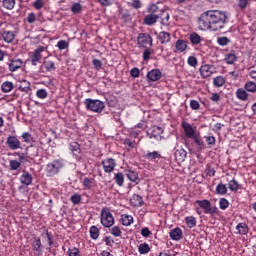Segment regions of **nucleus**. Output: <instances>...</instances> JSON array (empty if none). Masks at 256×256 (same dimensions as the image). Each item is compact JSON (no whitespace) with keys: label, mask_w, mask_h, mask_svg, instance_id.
<instances>
[{"label":"nucleus","mask_w":256,"mask_h":256,"mask_svg":"<svg viewBox=\"0 0 256 256\" xmlns=\"http://www.w3.org/2000/svg\"><path fill=\"white\" fill-rule=\"evenodd\" d=\"M144 159H147V161H157V159H161V153L159 151L147 152L144 154Z\"/></svg>","instance_id":"obj_30"},{"label":"nucleus","mask_w":256,"mask_h":256,"mask_svg":"<svg viewBox=\"0 0 256 256\" xmlns=\"http://www.w3.org/2000/svg\"><path fill=\"white\" fill-rule=\"evenodd\" d=\"M70 201L73 203V205H79L81 203V195L80 194H74L71 196Z\"/></svg>","instance_id":"obj_60"},{"label":"nucleus","mask_w":256,"mask_h":256,"mask_svg":"<svg viewBox=\"0 0 256 256\" xmlns=\"http://www.w3.org/2000/svg\"><path fill=\"white\" fill-rule=\"evenodd\" d=\"M100 223L106 228H111L113 225H115V217H113V214L111 211H109V208L103 207L101 209Z\"/></svg>","instance_id":"obj_6"},{"label":"nucleus","mask_w":256,"mask_h":256,"mask_svg":"<svg viewBox=\"0 0 256 256\" xmlns=\"http://www.w3.org/2000/svg\"><path fill=\"white\" fill-rule=\"evenodd\" d=\"M187 42L183 39H178L175 43V49L179 52V53H184V51H187Z\"/></svg>","instance_id":"obj_27"},{"label":"nucleus","mask_w":256,"mask_h":256,"mask_svg":"<svg viewBox=\"0 0 256 256\" xmlns=\"http://www.w3.org/2000/svg\"><path fill=\"white\" fill-rule=\"evenodd\" d=\"M19 167H21V162H19L17 160H11L10 161L11 171H17V169H19Z\"/></svg>","instance_id":"obj_59"},{"label":"nucleus","mask_w":256,"mask_h":256,"mask_svg":"<svg viewBox=\"0 0 256 256\" xmlns=\"http://www.w3.org/2000/svg\"><path fill=\"white\" fill-rule=\"evenodd\" d=\"M89 233H90V237L91 239H93L94 241H97V239H99V228H97V226H91L89 229Z\"/></svg>","instance_id":"obj_42"},{"label":"nucleus","mask_w":256,"mask_h":256,"mask_svg":"<svg viewBox=\"0 0 256 256\" xmlns=\"http://www.w3.org/2000/svg\"><path fill=\"white\" fill-rule=\"evenodd\" d=\"M110 233L113 235V237H121V228L119 226H113L110 229Z\"/></svg>","instance_id":"obj_55"},{"label":"nucleus","mask_w":256,"mask_h":256,"mask_svg":"<svg viewBox=\"0 0 256 256\" xmlns=\"http://www.w3.org/2000/svg\"><path fill=\"white\" fill-rule=\"evenodd\" d=\"M1 37L4 43H11L12 41H15V33L13 31L4 30L1 33Z\"/></svg>","instance_id":"obj_20"},{"label":"nucleus","mask_w":256,"mask_h":256,"mask_svg":"<svg viewBox=\"0 0 256 256\" xmlns=\"http://www.w3.org/2000/svg\"><path fill=\"white\" fill-rule=\"evenodd\" d=\"M213 85L214 87H223V85H225V77L216 76L213 78Z\"/></svg>","instance_id":"obj_45"},{"label":"nucleus","mask_w":256,"mask_h":256,"mask_svg":"<svg viewBox=\"0 0 256 256\" xmlns=\"http://www.w3.org/2000/svg\"><path fill=\"white\" fill-rule=\"evenodd\" d=\"M215 193H216V195H221V196L227 195V185H225L223 183H219L216 186Z\"/></svg>","instance_id":"obj_41"},{"label":"nucleus","mask_w":256,"mask_h":256,"mask_svg":"<svg viewBox=\"0 0 256 256\" xmlns=\"http://www.w3.org/2000/svg\"><path fill=\"white\" fill-rule=\"evenodd\" d=\"M181 127L187 139H193L194 137L197 136V134L195 133V130L193 129V126L189 122L183 121L181 123Z\"/></svg>","instance_id":"obj_13"},{"label":"nucleus","mask_w":256,"mask_h":256,"mask_svg":"<svg viewBox=\"0 0 256 256\" xmlns=\"http://www.w3.org/2000/svg\"><path fill=\"white\" fill-rule=\"evenodd\" d=\"M146 12L148 14L144 16L143 24L151 27V25H155L159 19V16H157V13H159V6L155 3L149 4L146 8Z\"/></svg>","instance_id":"obj_3"},{"label":"nucleus","mask_w":256,"mask_h":256,"mask_svg":"<svg viewBox=\"0 0 256 256\" xmlns=\"http://www.w3.org/2000/svg\"><path fill=\"white\" fill-rule=\"evenodd\" d=\"M227 25V12L221 10H208L198 18L200 31H221Z\"/></svg>","instance_id":"obj_1"},{"label":"nucleus","mask_w":256,"mask_h":256,"mask_svg":"<svg viewBox=\"0 0 256 256\" xmlns=\"http://www.w3.org/2000/svg\"><path fill=\"white\" fill-rule=\"evenodd\" d=\"M199 71L202 79H207L216 73V68L213 64H204L199 68Z\"/></svg>","instance_id":"obj_9"},{"label":"nucleus","mask_w":256,"mask_h":256,"mask_svg":"<svg viewBox=\"0 0 256 256\" xmlns=\"http://www.w3.org/2000/svg\"><path fill=\"white\" fill-rule=\"evenodd\" d=\"M204 139L209 147H215V143H217L215 136H204Z\"/></svg>","instance_id":"obj_54"},{"label":"nucleus","mask_w":256,"mask_h":256,"mask_svg":"<svg viewBox=\"0 0 256 256\" xmlns=\"http://www.w3.org/2000/svg\"><path fill=\"white\" fill-rule=\"evenodd\" d=\"M158 40L160 41L161 45H167V43H171V34L169 32H159Z\"/></svg>","instance_id":"obj_24"},{"label":"nucleus","mask_w":256,"mask_h":256,"mask_svg":"<svg viewBox=\"0 0 256 256\" xmlns=\"http://www.w3.org/2000/svg\"><path fill=\"white\" fill-rule=\"evenodd\" d=\"M63 167H65V160L63 159H55L48 163L45 170L47 177H55V175H59Z\"/></svg>","instance_id":"obj_4"},{"label":"nucleus","mask_w":256,"mask_h":256,"mask_svg":"<svg viewBox=\"0 0 256 256\" xmlns=\"http://www.w3.org/2000/svg\"><path fill=\"white\" fill-rule=\"evenodd\" d=\"M146 77L149 81H153V82L159 81V79H161L162 77L161 70L152 69L147 73Z\"/></svg>","instance_id":"obj_17"},{"label":"nucleus","mask_w":256,"mask_h":256,"mask_svg":"<svg viewBox=\"0 0 256 256\" xmlns=\"http://www.w3.org/2000/svg\"><path fill=\"white\" fill-rule=\"evenodd\" d=\"M68 149L69 151L72 152V154L74 155V157H76V159H79V155H81V146L79 145V143L77 142L70 143Z\"/></svg>","instance_id":"obj_21"},{"label":"nucleus","mask_w":256,"mask_h":256,"mask_svg":"<svg viewBox=\"0 0 256 256\" xmlns=\"http://www.w3.org/2000/svg\"><path fill=\"white\" fill-rule=\"evenodd\" d=\"M183 238V230L181 228L176 227L170 231V239L172 241H180Z\"/></svg>","instance_id":"obj_19"},{"label":"nucleus","mask_w":256,"mask_h":256,"mask_svg":"<svg viewBox=\"0 0 256 256\" xmlns=\"http://www.w3.org/2000/svg\"><path fill=\"white\" fill-rule=\"evenodd\" d=\"M6 145L11 149V151H17L21 149V141L17 136H8L6 140Z\"/></svg>","instance_id":"obj_12"},{"label":"nucleus","mask_w":256,"mask_h":256,"mask_svg":"<svg viewBox=\"0 0 256 256\" xmlns=\"http://www.w3.org/2000/svg\"><path fill=\"white\" fill-rule=\"evenodd\" d=\"M26 154L30 155V157H39V148L36 146H28L26 147Z\"/></svg>","instance_id":"obj_37"},{"label":"nucleus","mask_w":256,"mask_h":256,"mask_svg":"<svg viewBox=\"0 0 256 256\" xmlns=\"http://www.w3.org/2000/svg\"><path fill=\"white\" fill-rule=\"evenodd\" d=\"M219 207L222 211L227 210L229 208V200H227L226 198H220Z\"/></svg>","instance_id":"obj_50"},{"label":"nucleus","mask_w":256,"mask_h":256,"mask_svg":"<svg viewBox=\"0 0 256 256\" xmlns=\"http://www.w3.org/2000/svg\"><path fill=\"white\" fill-rule=\"evenodd\" d=\"M3 7L11 11L15 8V0H3Z\"/></svg>","instance_id":"obj_51"},{"label":"nucleus","mask_w":256,"mask_h":256,"mask_svg":"<svg viewBox=\"0 0 256 256\" xmlns=\"http://www.w3.org/2000/svg\"><path fill=\"white\" fill-rule=\"evenodd\" d=\"M13 82L11 81H4L1 85L2 93H11L14 89Z\"/></svg>","instance_id":"obj_35"},{"label":"nucleus","mask_w":256,"mask_h":256,"mask_svg":"<svg viewBox=\"0 0 256 256\" xmlns=\"http://www.w3.org/2000/svg\"><path fill=\"white\" fill-rule=\"evenodd\" d=\"M22 139L24 143H31V141H33V136H31L29 132H24L22 134Z\"/></svg>","instance_id":"obj_63"},{"label":"nucleus","mask_w":256,"mask_h":256,"mask_svg":"<svg viewBox=\"0 0 256 256\" xmlns=\"http://www.w3.org/2000/svg\"><path fill=\"white\" fill-rule=\"evenodd\" d=\"M228 189H230L234 193H237L239 189H243V185L239 184L237 180L232 179L228 182Z\"/></svg>","instance_id":"obj_31"},{"label":"nucleus","mask_w":256,"mask_h":256,"mask_svg":"<svg viewBox=\"0 0 256 256\" xmlns=\"http://www.w3.org/2000/svg\"><path fill=\"white\" fill-rule=\"evenodd\" d=\"M185 223L189 229H193V227H197V218L194 216H187L185 218Z\"/></svg>","instance_id":"obj_39"},{"label":"nucleus","mask_w":256,"mask_h":256,"mask_svg":"<svg viewBox=\"0 0 256 256\" xmlns=\"http://www.w3.org/2000/svg\"><path fill=\"white\" fill-rule=\"evenodd\" d=\"M138 45L140 47H153V38L148 33H140L137 37Z\"/></svg>","instance_id":"obj_10"},{"label":"nucleus","mask_w":256,"mask_h":256,"mask_svg":"<svg viewBox=\"0 0 256 256\" xmlns=\"http://www.w3.org/2000/svg\"><path fill=\"white\" fill-rule=\"evenodd\" d=\"M71 11H72L73 15H79V13H81V11H83V6L79 2H75L71 6Z\"/></svg>","instance_id":"obj_43"},{"label":"nucleus","mask_w":256,"mask_h":256,"mask_svg":"<svg viewBox=\"0 0 256 256\" xmlns=\"http://www.w3.org/2000/svg\"><path fill=\"white\" fill-rule=\"evenodd\" d=\"M236 235H247L249 233V226L245 222H240L236 225Z\"/></svg>","instance_id":"obj_18"},{"label":"nucleus","mask_w":256,"mask_h":256,"mask_svg":"<svg viewBox=\"0 0 256 256\" xmlns=\"http://www.w3.org/2000/svg\"><path fill=\"white\" fill-rule=\"evenodd\" d=\"M101 165L103 167L104 173L110 174L115 171V168L117 167V160L114 158H106L102 160Z\"/></svg>","instance_id":"obj_8"},{"label":"nucleus","mask_w":256,"mask_h":256,"mask_svg":"<svg viewBox=\"0 0 256 256\" xmlns=\"http://www.w3.org/2000/svg\"><path fill=\"white\" fill-rule=\"evenodd\" d=\"M118 12H119L120 15H122L121 20L124 23H131L133 18L131 17V13H129V11L123 12V8H119Z\"/></svg>","instance_id":"obj_34"},{"label":"nucleus","mask_w":256,"mask_h":256,"mask_svg":"<svg viewBox=\"0 0 256 256\" xmlns=\"http://www.w3.org/2000/svg\"><path fill=\"white\" fill-rule=\"evenodd\" d=\"M20 182L22 183V185L29 186L31 185V183H33V176L29 172L23 171L20 177Z\"/></svg>","instance_id":"obj_25"},{"label":"nucleus","mask_w":256,"mask_h":256,"mask_svg":"<svg viewBox=\"0 0 256 256\" xmlns=\"http://www.w3.org/2000/svg\"><path fill=\"white\" fill-rule=\"evenodd\" d=\"M187 63L190 67H197V63H198L197 57L195 56L188 57Z\"/></svg>","instance_id":"obj_62"},{"label":"nucleus","mask_w":256,"mask_h":256,"mask_svg":"<svg viewBox=\"0 0 256 256\" xmlns=\"http://www.w3.org/2000/svg\"><path fill=\"white\" fill-rule=\"evenodd\" d=\"M236 97L237 99H240V101H247L249 99V94L245 89L239 88L236 90Z\"/></svg>","instance_id":"obj_33"},{"label":"nucleus","mask_w":256,"mask_h":256,"mask_svg":"<svg viewBox=\"0 0 256 256\" xmlns=\"http://www.w3.org/2000/svg\"><path fill=\"white\" fill-rule=\"evenodd\" d=\"M44 67L48 73H51L52 71H55V69H57V67H55V62L51 60L45 61Z\"/></svg>","instance_id":"obj_47"},{"label":"nucleus","mask_w":256,"mask_h":256,"mask_svg":"<svg viewBox=\"0 0 256 256\" xmlns=\"http://www.w3.org/2000/svg\"><path fill=\"white\" fill-rule=\"evenodd\" d=\"M32 249L38 256L43 255V244L41 243V238L35 237L32 242Z\"/></svg>","instance_id":"obj_15"},{"label":"nucleus","mask_w":256,"mask_h":256,"mask_svg":"<svg viewBox=\"0 0 256 256\" xmlns=\"http://www.w3.org/2000/svg\"><path fill=\"white\" fill-rule=\"evenodd\" d=\"M86 111H92V113H103L105 109V102L99 99L87 98L84 100Z\"/></svg>","instance_id":"obj_5"},{"label":"nucleus","mask_w":256,"mask_h":256,"mask_svg":"<svg viewBox=\"0 0 256 256\" xmlns=\"http://www.w3.org/2000/svg\"><path fill=\"white\" fill-rule=\"evenodd\" d=\"M189 41L191 45L195 47L197 45H200L201 41H203V38L201 37V35H199V33L193 32L189 35Z\"/></svg>","instance_id":"obj_26"},{"label":"nucleus","mask_w":256,"mask_h":256,"mask_svg":"<svg viewBox=\"0 0 256 256\" xmlns=\"http://www.w3.org/2000/svg\"><path fill=\"white\" fill-rule=\"evenodd\" d=\"M194 140L195 145L197 146L198 151H203V149H206L205 142L200 139L199 137L192 138Z\"/></svg>","instance_id":"obj_44"},{"label":"nucleus","mask_w":256,"mask_h":256,"mask_svg":"<svg viewBox=\"0 0 256 256\" xmlns=\"http://www.w3.org/2000/svg\"><path fill=\"white\" fill-rule=\"evenodd\" d=\"M163 135V128L154 126L151 133V138L157 139V137Z\"/></svg>","instance_id":"obj_46"},{"label":"nucleus","mask_w":256,"mask_h":256,"mask_svg":"<svg viewBox=\"0 0 256 256\" xmlns=\"http://www.w3.org/2000/svg\"><path fill=\"white\" fill-rule=\"evenodd\" d=\"M231 40H229V38L222 36L220 38L217 39V43L218 45H220L221 47H225V45H229Z\"/></svg>","instance_id":"obj_56"},{"label":"nucleus","mask_w":256,"mask_h":256,"mask_svg":"<svg viewBox=\"0 0 256 256\" xmlns=\"http://www.w3.org/2000/svg\"><path fill=\"white\" fill-rule=\"evenodd\" d=\"M92 65L96 71H101V69H103V62L97 58L92 60Z\"/></svg>","instance_id":"obj_52"},{"label":"nucleus","mask_w":256,"mask_h":256,"mask_svg":"<svg viewBox=\"0 0 256 256\" xmlns=\"http://www.w3.org/2000/svg\"><path fill=\"white\" fill-rule=\"evenodd\" d=\"M130 205L132 207H143L145 202L143 201V197L139 194H133L130 198Z\"/></svg>","instance_id":"obj_16"},{"label":"nucleus","mask_w":256,"mask_h":256,"mask_svg":"<svg viewBox=\"0 0 256 256\" xmlns=\"http://www.w3.org/2000/svg\"><path fill=\"white\" fill-rule=\"evenodd\" d=\"M237 1H238L239 9H241L242 11L244 9H247V5H249V0H237Z\"/></svg>","instance_id":"obj_64"},{"label":"nucleus","mask_w":256,"mask_h":256,"mask_svg":"<svg viewBox=\"0 0 256 256\" xmlns=\"http://www.w3.org/2000/svg\"><path fill=\"white\" fill-rule=\"evenodd\" d=\"M146 128H147V124L145 122H140L135 127L132 128V130L130 131V134L132 137L137 138L139 136V133H141V130L143 131ZM137 129H141V130H137Z\"/></svg>","instance_id":"obj_23"},{"label":"nucleus","mask_w":256,"mask_h":256,"mask_svg":"<svg viewBox=\"0 0 256 256\" xmlns=\"http://www.w3.org/2000/svg\"><path fill=\"white\" fill-rule=\"evenodd\" d=\"M124 174L126 175L127 179L131 181V183H136L139 181V174L134 170L126 169L124 170Z\"/></svg>","instance_id":"obj_22"},{"label":"nucleus","mask_w":256,"mask_h":256,"mask_svg":"<svg viewBox=\"0 0 256 256\" xmlns=\"http://www.w3.org/2000/svg\"><path fill=\"white\" fill-rule=\"evenodd\" d=\"M244 89H246V91H248L249 93H255L256 83L253 81H248V82H246Z\"/></svg>","instance_id":"obj_49"},{"label":"nucleus","mask_w":256,"mask_h":256,"mask_svg":"<svg viewBox=\"0 0 256 256\" xmlns=\"http://www.w3.org/2000/svg\"><path fill=\"white\" fill-rule=\"evenodd\" d=\"M120 221L124 227H130V225H133V216L129 214H122Z\"/></svg>","instance_id":"obj_29"},{"label":"nucleus","mask_w":256,"mask_h":256,"mask_svg":"<svg viewBox=\"0 0 256 256\" xmlns=\"http://www.w3.org/2000/svg\"><path fill=\"white\" fill-rule=\"evenodd\" d=\"M43 51H45V47L39 46L33 52L29 53L30 63L33 67H37V65L41 63V60L43 59V55L41 53H43Z\"/></svg>","instance_id":"obj_7"},{"label":"nucleus","mask_w":256,"mask_h":256,"mask_svg":"<svg viewBox=\"0 0 256 256\" xmlns=\"http://www.w3.org/2000/svg\"><path fill=\"white\" fill-rule=\"evenodd\" d=\"M80 182L82 183L84 189H91V187H93V183H95V178H80Z\"/></svg>","instance_id":"obj_32"},{"label":"nucleus","mask_w":256,"mask_h":256,"mask_svg":"<svg viewBox=\"0 0 256 256\" xmlns=\"http://www.w3.org/2000/svg\"><path fill=\"white\" fill-rule=\"evenodd\" d=\"M114 181L116 185H118V187H123V185L125 184V176L122 172H118L114 174Z\"/></svg>","instance_id":"obj_36"},{"label":"nucleus","mask_w":256,"mask_h":256,"mask_svg":"<svg viewBox=\"0 0 256 256\" xmlns=\"http://www.w3.org/2000/svg\"><path fill=\"white\" fill-rule=\"evenodd\" d=\"M20 85L18 87L19 91H22L23 93H29V89H31V83L27 80L20 81Z\"/></svg>","instance_id":"obj_40"},{"label":"nucleus","mask_w":256,"mask_h":256,"mask_svg":"<svg viewBox=\"0 0 256 256\" xmlns=\"http://www.w3.org/2000/svg\"><path fill=\"white\" fill-rule=\"evenodd\" d=\"M8 69L11 73H15V71H19L23 67V60L20 58H11L7 62Z\"/></svg>","instance_id":"obj_11"},{"label":"nucleus","mask_w":256,"mask_h":256,"mask_svg":"<svg viewBox=\"0 0 256 256\" xmlns=\"http://www.w3.org/2000/svg\"><path fill=\"white\" fill-rule=\"evenodd\" d=\"M68 255L69 256H81L79 248H77V247L69 248Z\"/></svg>","instance_id":"obj_61"},{"label":"nucleus","mask_w":256,"mask_h":256,"mask_svg":"<svg viewBox=\"0 0 256 256\" xmlns=\"http://www.w3.org/2000/svg\"><path fill=\"white\" fill-rule=\"evenodd\" d=\"M224 61L227 65H233V63L237 61V55L235 54V51H231L230 53L225 54Z\"/></svg>","instance_id":"obj_28"},{"label":"nucleus","mask_w":256,"mask_h":256,"mask_svg":"<svg viewBox=\"0 0 256 256\" xmlns=\"http://www.w3.org/2000/svg\"><path fill=\"white\" fill-rule=\"evenodd\" d=\"M56 47H58V49L60 51H63L65 49H67V47H69V42L65 41V40H60L57 42Z\"/></svg>","instance_id":"obj_57"},{"label":"nucleus","mask_w":256,"mask_h":256,"mask_svg":"<svg viewBox=\"0 0 256 256\" xmlns=\"http://www.w3.org/2000/svg\"><path fill=\"white\" fill-rule=\"evenodd\" d=\"M158 19H160V24L163 25L164 27H169L170 23H169V11L167 10H160L159 14H156Z\"/></svg>","instance_id":"obj_14"},{"label":"nucleus","mask_w":256,"mask_h":256,"mask_svg":"<svg viewBox=\"0 0 256 256\" xmlns=\"http://www.w3.org/2000/svg\"><path fill=\"white\" fill-rule=\"evenodd\" d=\"M151 251V247L147 244V242L141 243L138 246V253H140V255H147V253H149Z\"/></svg>","instance_id":"obj_38"},{"label":"nucleus","mask_w":256,"mask_h":256,"mask_svg":"<svg viewBox=\"0 0 256 256\" xmlns=\"http://www.w3.org/2000/svg\"><path fill=\"white\" fill-rule=\"evenodd\" d=\"M176 157L179 159V161H185L187 158V151L185 149H177L175 153Z\"/></svg>","instance_id":"obj_48"},{"label":"nucleus","mask_w":256,"mask_h":256,"mask_svg":"<svg viewBox=\"0 0 256 256\" xmlns=\"http://www.w3.org/2000/svg\"><path fill=\"white\" fill-rule=\"evenodd\" d=\"M48 95L49 93L45 89H38L36 91V97H38V99H47Z\"/></svg>","instance_id":"obj_53"},{"label":"nucleus","mask_w":256,"mask_h":256,"mask_svg":"<svg viewBox=\"0 0 256 256\" xmlns=\"http://www.w3.org/2000/svg\"><path fill=\"white\" fill-rule=\"evenodd\" d=\"M194 207H196L195 211L197 215H201L203 213L201 209H203L205 215H217L219 213V208L211 204V201L204 199V200H196L194 202Z\"/></svg>","instance_id":"obj_2"},{"label":"nucleus","mask_w":256,"mask_h":256,"mask_svg":"<svg viewBox=\"0 0 256 256\" xmlns=\"http://www.w3.org/2000/svg\"><path fill=\"white\" fill-rule=\"evenodd\" d=\"M190 108L192 109V111H199V109H201V104H199V101L197 100H191Z\"/></svg>","instance_id":"obj_58"}]
</instances>
